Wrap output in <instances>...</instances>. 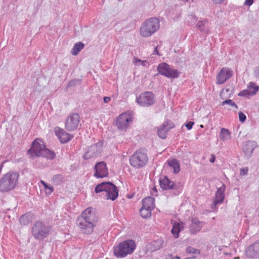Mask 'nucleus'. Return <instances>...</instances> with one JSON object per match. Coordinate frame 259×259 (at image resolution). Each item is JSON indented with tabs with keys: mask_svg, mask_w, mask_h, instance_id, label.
I'll return each instance as SVG.
<instances>
[{
	"mask_svg": "<svg viewBox=\"0 0 259 259\" xmlns=\"http://www.w3.org/2000/svg\"><path fill=\"white\" fill-rule=\"evenodd\" d=\"M98 221V217L96 213L91 207H88L77 218L76 224L82 233L89 235L93 232Z\"/></svg>",
	"mask_w": 259,
	"mask_h": 259,
	"instance_id": "1",
	"label": "nucleus"
},
{
	"mask_svg": "<svg viewBox=\"0 0 259 259\" xmlns=\"http://www.w3.org/2000/svg\"><path fill=\"white\" fill-rule=\"evenodd\" d=\"M27 154L32 159L36 157H43L52 160L56 157L55 152L48 149L39 139L32 142L30 148L27 151Z\"/></svg>",
	"mask_w": 259,
	"mask_h": 259,
	"instance_id": "2",
	"label": "nucleus"
},
{
	"mask_svg": "<svg viewBox=\"0 0 259 259\" xmlns=\"http://www.w3.org/2000/svg\"><path fill=\"white\" fill-rule=\"evenodd\" d=\"M19 173L17 171H9L0 179V192H8L14 190L18 184Z\"/></svg>",
	"mask_w": 259,
	"mask_h": 259,
	"instance_id": "3",
	"label": "nucleus"
},
{
	"mask_svg": "<svg viewBox=\"0 0 259 259\" xmlns=\"http://www.w3.org/2000/svg\"><path fill=\"white\" fill-rule=\"evenodd\" d=\"M52 228L51 226L41 221H37L32 227V235L37 240H43L50 235Z\"/></svg>",
	"mask_w": 259,
	"mask_h": 259,
	"instance_id": "4",
	"label": "nucleus"
},
{
	"mask_svg": "<svg viewBox=\"0 0 259 259\" xmlns=\"http://www.w3.org/2000/svg\"><path fill=\"white\" fill-rule=\"evenodd\" d=\"M159 28V19L156 17H151L142 24L140 27V34L143 37H148L154 34Z\"/></svg>",
	"mask_w": 259,
	"mask_h": 259,
	"instance_id": "5",
	"label": "nucleus"
},
{
	"mask_svg": "<svg viewBox=\"0 0 259 259\" xmlns=\"http://www.w3.org/2000/svg\"><path fill=\"white\" fill-rule=\"evenodd\" d=\"M136 248V244L133 240H127L119 244L114 248V253L117 257H124L132 253Z\"/></svg>",
	"mask_w": 259,
	"mask_h": 259,
	"instance_id": "6",
	"label": "nucleus"
},
{
	"mask_svg": "<svg viewBox=\"0 0 259 259\" xmlns=\"http://www.w3.org/2000/svg\"><path fill=\"white\" fill-rule=\"evenodd\" d=\"M148 161L147 154L142 150H137L130 159L131 165L136 168L143 167L147 164Z\"/></svg>",
	"mask_w": 259,
	"mask_h": 259,
	"instance_id": "7",
	"label": "nucleus"
},
{
	"mask_svg": "<svg viewBox=\"0 0 259 259\" xmlns=\"http://www.w3.org/2000/svg\"><path fill=\"white\" fill-rule=\"evenodd\" d=\"M158 74L169 78H176L179 77L181 72L174 69L167 63L163 62L159 64L157 68Z\"/></svg>",
	"mask_w": 259,
	"mask_h": 259,
	"instance_id": "8",
	"label": "nucleus"
},
{
	"mask_svg": "<svg viewBox=\"0 0 259 259\" xmlns=\"http://www.w3.org/2000/svg\"><path fill=\"white\" fill-rule=\"evenodd\" d=\"M136 101L141 106L149 107L154 104L155 96L151 92H144L136 97Z\"/></svg>",
	"mask_w": 259,
	"mask_h": 259,
	"instance_id": "9",
	"label": "nucleus"
},
{
	"mask_svg": "<svg viewBox=\"0 0 259 259\" xmlns=\"http://www.w3.org/2000/svg\"><path fill=\"white\" fill-rule=\"evenodd\" d=\"M103 142L100 141L91 145L83 155V158L88 160L93 157H97L102 152Z\"/></svg>",
	"mask_w": 259,
	"mask_h": 259,
	"instance_id": "10",
	"label": "nucleus"
},
{
	"mask_svg": "<svg viewBox=\"0 0 259 259\" xmlns=\"http://www.w3.org/2000/svg\"><path fill=\"white\" fill-rule=\"evenodd\" d=\"M80 116L78 113H72L69 115L66 119L65 128L68 131L76 130L79 123Z\"/></svg>",
	"mask_w": 259,
	"mask_h": 259,
	"instance_id": "11",
	"label": "nucleus"
},
{
	"mask_svg": "<svg viewBox=\"0 0 259 259\" xmlns=\"http://www.w3.org/2000/svg\"><path fill=\"white\" fill-rule=\"evenodd\" d=\"M233 75V71L230 68L223 67L217 75V84H223L227 80L231 78L232 77Z\"/></svg>",
	"mask_w": 259,
	"mask_h": 259,
	"instance_id": "12",
	"label": "nucleus"
},
{
	"mask_svg": "<svg viewBox=\"0 0 259 259\" xmlns=\"http://www.w3.org/2000/svg\"><path fill=\"white\" fill-rule=\"evenodd\" d=\"M94 176L97 178H103L108 176L106 163L104 161L97 162L94 167Z\"/></svg>",
	"mask_w": 259,
	"mask_h": 259,
	"instance_id": "13",
	"label": "nucleus"
},
{
	"mask_svg": "<svg viewBox=\"0 0 259 259\" xmlns=\"http://www.w3.org/2000/svg\"><path fill=\"white\" fill-rule=\"evenodd\" d=\"M245 254L248 258L259 259V240L246 248Z\"/></svg>",
	"mask_w": 259,
	"mask_h": 259,
	"instance_id": "14",
	"label": "nucleus"
},
{
	"mask_svg": "<svg viewBox=\"0 0 259 259\" xmlns=\"http://www.w3.org/2000/svg\"><path fill=\"white\" fill-rule=\"evenodd\" d=\"M131 120L132 118L128 115L122 113L116 118V124L119 130L124 131L127 129L128 123Z\"/></svg>",
	"mask_w": 259,
	"mask_h": 259,
	"instance_id": "15",
	"label": "nucleus"
},
{
	"mask_svg": "<svg viewBox=\"0 0 259 259\" xmlns=\"http://www.w3.org/2000/svg\"><path fill=\"white\" fill-rule=\"evenodd\" d=\"M175 127V124L169 120L165 121L158 128L157 134L159 138L164 139L167 137V132Z\"/></svg>",
	"mask_w": 259,
	"mask_h": 259,
	"instance_id": "16",
	"label": "nucleus"
},
{
	"mask_svg": "<svg viewBox=\"0 0 259 259\" xmlns=\"http://www.w3.org/2000/svg\"><path fill=\"white\" fill-rule=\"evenodd\" d=\"M159 184L161 188L163 190H178V193H180L179 186L175 182L171 181L166 176L164 177L163 179L159 180Z\"/></svg>",
	"mask_w": 259,
	"mask_h": 259,
	"instance_id": "17",
	"label": "nucleus"
},
{
	"mask_svg": "<svg viewBox=\"0 0 259 259\" xmlns=\"http://www.w3.org/2000/svg\"><path fill=\"white\" fill-rule=\"evenodd\" d=\"M248 87L253 89V90H244L240 92L238 95L240 97H245L249 98V96L255 95L259 90V86L255 85L253 82H250Z\"/></svg>",
	"mask_w": 259,
	"mask_h": 259,
	"instance_id": "18",
	"label": "nucleus"
},
{
	"mask_svg": "<svg viewBox=\"0 0 259 259\" xmlns=\"http://www.w3.org/2000/svg\"><path fill=\"white\" fill-rule=\"evenodd\" d=\"M203 222L199 221L197 219H193L191 224L189 226V231L191 234H195L199 232L202 227L204 225Z\"/></svg>",
	"mask_w": 259,
	"mask_h": 259,
	"instance_id": "19",
	"label": "nucleus"
},
{
	"mask_svg": "<svg viewBox=\"0 0 259 259\" xmlns=\"http://www.w3.org/2000/svg\"><path fill=\"white\" fill-rule=\"evenodd\" d=\"M56 136L58 137L60 141L62 143H66L71 140L73 136L69 134L64 131L63 129L58 128V130H55Z\"/></svg>",
	"mask_w": 259,
	"mask_h": 259,
	"instance_id": "20",
	"label": "nucleus"
},
{
	"mask_svg": "<svg viewBox=\"0 0 259 259\" xmlns=\"http://www.w3.org/2000/svg\"><path fill=\"white\" fill-rule=\"evenodd\" d=\"M225 189L226 185L224 184L220 188H218L215 193V200H214V204L222 203L223 202L225 198L224 192Z\"/></svg>",
	"mask_w": 259,
	"mask_h": 259,
	"instance_id": "21",
	"label": "nucleus"
},
{
	"mask_svg": "<svg viewBox=\"0 0 259 259\" xmlns=\"http://www.w3.org/2000/svg\"><path fill=\"white\" fill-rule=\"evenodd\" d=\"M109 190L106 193L107 199H110L112 201L115 200L118 196V190L117 187L113 184H111Z\"/></svg>",
	"mask_w": 259,
	"mask_h": 259,
	"instance_id": "22",
	"label": "nucleus"
},
{
	"mask_svg": "<svg viewBox=\"0 0 259 259\" xmlns=\"http://www.w3.org/2000/svg\"><path fill=\"white\" fill-rule=\"evenodd\" d=\"M163 242L164 241L162 238H159L149 243L147 247L151 251H156L160 249L163 246Z\"/></svg>",
	"mask_w": 259,
	"mask_h": 259,
	"instance_id": "23",
	"label": "nucleus"
},
{
	"mask_svg": "<svg viewBox=\"0 0 259 259\" xmlns=\"http://www.w3.org/2000/svg\"><path fill=\"white\" fill-rule=\"evenodd\" d=\"M208 20L207 19H204L202 20L199 21L197 24V28L203 33L207 34L209 31L208 28Z\"/></svg>",
	"mask_w": 259,
	"mask_h": 259,
	"instance_id": "24",
	"label": "nucleus"
},
{
	"mask_svg": "<svg viewBox=\"0 0 259 259\" xmlns=\"http://www.w3.org/2000/svg\"><path fill=\"white\" fill-rule=\"evenodd\" d=\"M33 215V214L30 212L25 213L22 215L19 220L20 224L22 226L28 225L31 222Z\"/></svg>",
	"mask_w": 259,
	"mask_h": 259,
	"instance_id": "25",
	"label": "nucleus"
},
{
	"mask_svg": "<svg viewBox=\"0 0 259 259\" xmlns=\"http://www.w3.org/2000/svg\"><path fill=\"white\" fill-rule=\"evenodd\" d=\"M112 182H104L98 184L95 189V192L96 193H98L102 191H105V193L108 190H109V187L112 184Z\"/></svg>",
	"mask_w": 259,
	"mask_h": 259,
	"instance_id": "26",
	"label": "nucleus"
},
{
	"mask_svg": "<svg viewBox=\"0 0 259 259\" xmlns=\"http://www.w3.org/2000/svg\"><path fill=\"white\" fill-rule=\"evenodd\" d=\"M154 198L151 197H147L142 200V207L152 209L154 207Z\"/></svg>",
	"mask_w": 259,
	"mask_h": 259,
	"instance_id": "27",
	"label": "nucleus"
},
{
	"mask_svg": "<svg viewBox=\"0 0 259 259\" xmlns=\"http://www.w3.org/2000/svg\"><path fill=\"white\" fill-rule=\"evenodd\" d=\"M219 138L221 141H226L231 139V133L228 129L222 128L220 133Z\"/></svg>",
	"mask_w": 259,
	"mask_h": 259,
	"instance_id": "28",
	"label": "nucleus"
},
{
	"mask_svg": "<svg viewBox=\"0 0 259 259\" xmlns=\"http://www.w3.org/2000/svg\"><path fill=\"white\" fill-rule=\"evenodd\" d=\"M182 230L181 224L178 222H175L172 226L171 232L175 238L179 237V233Z\"/></svg>",
	"mask_w": 259,
	"mask_h": 259,
	"instance_id": "29",
	"label": "nucleus"
},
{
	"mask_svg": "<svg viewBox=\"0 0 259 259\" xmlns=\"http://www.w3.org/2000/svg\"><path fill=\"white\" fill-rule=\"evenodd\" d=\"M167 164L169 166L172 167L174 169V173L178 174L180 171V164L177 160L173 159L170 161H168Z\"/></svg>",
	"mask_w": 259,
	"mask_h": 259,
	"instance_id": "30",
	"label": "nucleus"
},
{
	"mask_svg": "<svg viewBox=\"0 0 259 259\" xmlns=\"http://www.w3.org/2000/svg\"><path fill=\"white\" fill-rule=\"evenodd\" d=\"M84 45L82 42H78L73 46L71 54L73 55H77L79 52L84 48Z\"/></svg>",
	"mask_w": 259,
	"mask_h": 259,
	"instance_id": "31",
	"label": "nucleus"
},
{
	"mask_svg": "<svg viewBox=\"0 0 259 259\" xmlns=\"http://www.w3.org/2000/svg\"><path fill=\"white\" fill-rule=\"evenodd\" d=\"M64 181V178L62 175H56L53 177L52 179V183L55 185H59Z\"/></svg>",
	"mask_w": 259,
	"mask_h": 259,
	"instance_id": "32",
	"label": "nucleus"
},
{
	"mask_svg": "<svg viewBox=\"0 0 259 259\" xmlns=\"http://www.w3.org/2000/svg\"><path fill=\"white\" fill-rule=\"evenodd\" d=\"M152 209L142 207L140 209V213L143 218H149L151 214Z\"/></svg>",
	"mask_w": 259,
	"mask_h": 259,
	"instance_id": "33",
	"label": "nucleus"
},
{
	"mask_svg": "<svg viewBox=\"0 0 259 259\" xmlns=\"http://www.w3.org/2000/svg\"><path fill=\"white\" fill-rule=\"evenodd\" d=\"M254 149V147L252 144L247 143L244 147L243 151L246 155H247L248 156H250L252 155Z\"/></svg>",
	"mask_w": 259,
	"mask_h": 259,
	"instance_id": "34",
	"label": "nucleus"
},
{
	"mask_svg": "<svg viewBox=\"0 0 259 259\" xmlns=\"http://www.w3.org/2000/svg\"><path fill=\"white\" fill-rule=\"evenodd\" d=\"M186 252L188 253H192L194 254L195 255L199 256L200 254V251L199 249H195L191 246H187L186 248Z\"/></svg>",
	"mask_w": 259,
	"mask_h": 259,
	"instance_id": "35",
	"label": "nucleus"
},
{
	"mask_svg": "<svg viewBox=\"0 0 259 259\" xmlns=\"http://www.w3.org/2000/svg\"><path fill=\"white\" fill-rule=\"evenodd\" d=\"M81 80L79 79H75L71 80L67 84V88L77 86L81 84Z\"/></svg>",
	"mask_w": 259,
	"mask_h": 259,
	"instance_id": "36",
	"label": "nucleus"
},
{
	"mask_svg": "<svg viewBox=\"0 0 259 259\" xmlns=\"http://www.w3.org/2000/svg\"><path fill=\"white\" fill-rule=\"evenodd\" d=\"M225 104H227L232 107H235L236 109L238 108V106L236 103L231 99L226 100L221 103L222 105H224Z\"/></svg>",
	"mask_w": 259,
	"mask_h": 259,
	"instance_id": "37",
	"label": "nucleus"
},
{
	"mask_svg": "<svg viewBox=\"0 0 259 259\" xmlns=\"http://www.w3.org/2000/svg\"><path fill=\"white\" fill-rule=\"evenodd\" d=\"M239 121L241 122H244L246 119V115L241 111L239 112Z\"/></svg>",
	"mask_w": 259,
	"mask_h": 259,
	"instance_id": "38",
	"label": "nucleus"
},
{
	"mask_svg": "<svg viewBox=\"0 0 259 259\" xmlns=\"http://www.w3.org/2000/svg\"><path fill=\"white\" fill-rule=\"evenodd\" d=\"M42 184L44 186V187L46 189H48L50 191V193H52L53 191V188L52 186L48 185L46 182L44 181H41Z\"/></svg>",
	"mask_w": 259,
	"mask_h": 259,
	"instance_id": "39",
	"label": "nucleus"
},
{
	"mask_svg": "<svg viewBox=\"0 0 259 259\" xmlns=\"http://www.w3.org/2000/svg\"><path fill=\"white\" fill-rule=\"evenodd\" d=\"M253 75L256 78H259V66L256 67L254 68L253 71Z\"/></svg>",
	"mask_w": 259,
	"mask_h": 259,
	"instance_id": "40",
	"label": "nucleus"
},
{
	"mask_svg": "<svg viewBox=\"0 0 259 259\" xmlns=\"http://www.w3.org/2000/svg\"><path fill=\"white\" fill-rule=\"evenodd\" d=\"M194 122L189 121L186 124L185 126L188 130H190L192 128V126L194 125Z\"/></svg>",
	"mask_w": 259,
	"mask_h": 259,
	"instance_id": "41",
	"label": "nucleus"
},
{
	"mask_svg": "<svg viewBox=\"0 0 259 259\" xmlns=\"http://www.w3.org/2000/svg\"><path fill=\"white\" fill-rule=\"evenodd\" d=\"M142 60L140 59L134 58L133 63L136 65H139L140 63H141Z\"/></svg>",
	"mask_w": 259,
	"mask_h": 259,
	"instance_id": "42",
	"label": "nucleus"
},
{
	"mask_svg": "<svg viewBox=\"0 0 259 259\" xmlns=\"http://www.w3.org/2000/svg\"><path fill=\"white\" fill-rule=\"evenodd\" d=\"M248 168H241L240 170V175H245L247 174L248 171Z\"/></svg>",
	"mask_w": 259,
	"mask_h": 259,
	"instance_id": "43",
	"label": "nucleus"
},
{
	"mask_svg": "<svg viewBox=\"0 0 259 259\" xmlns=\"http://www.w3.org/2000/svg\"><path fill=\"white\" fill-rule=\"evenodd\" d=\"M253 3V0H245L244 5L250 6Z\"/></svg>",
	"mask_w": 259,
	"mask_h": 259,
	"instance_id": "44",
	"label": "nucleus"
},
{
	"mask_svg": "<svg viewBox=\"0 0 259 259\" xmlns=\"http://www.w3.org/2000/svg\"><path fill=\"white\" fill-rule=\"evenodd\" d=\"M141 64L143 66H147L149 65V62L147 60L142 61Z\"/></svg>",
	"mask_w": 259,
	"mask_h": 259,
	"instance_id": "45",
	"label": "nucleus"
},
{
	"mask_svg": "<svg viewBox=\"0 0 259 259\" xmlns=\"http://www.w3.org/2000/svg\"><path fill=\"white\" fill-rule=\"evenodd\" d=\"M215 159V157L214 155L212 154V155H211V158H210V159H209V161H210L211 163H213V162H214Z\"/></svg>",
	"mask_w": 259,
	"mask_h": 259,
	"instance_id": "46",
	"label": "nucleus"
},
{
	"mask_svg": "<svg viewBox=\"0 0 259 259\" xmlns=\"http://www.w3.org/2000/svg\"><path fill=\"white\" fill-rule=\"evenodd\" d=\"M110 100V98L109 97H105L104 98V102L106 103H107Z\"/></svg>",
	"mask_w": 259,
	"mask_h": 259,
	"instance_id": "47",
	"label": "nucleus"
},
{
	"mask_svg": "<svg viewBox=\"0 0 259 259\" xmlns=\"http://www.w3.org/2000/svg\"><path fill=\"white\" fill-rule=\"evenodd\" d=\"M153 54H157V55H159V52H158V51L157 50V47H156V48H155L154 49V50L153 51Z\"/></svg>",
	"mask_w": 259,
	"mask_h": 259,
	"instance_id": "48",
	"label": "nucleus"
},
{
	"mask_svg": "<svg viewBox=\"0 0 259 259\" xmlns=\"http://www.w3.org/2000/svg\"><path fill=\"white\" fill-rule=\"evenodd\" d=\"M213 2L215 4H220L224 0H212Z\"/></svg>",
	"mask_w": 259,
	"mask_h": 259,
	"instance_id": "49",
	"label": "nucleus"
},
{
	"mask_svg": "<svg viewBox=\"0 0 259 259\" xmlns=\"http://www.w3.org/2000/svg\"><path fill=\"white\" fill-rule=\"evenodd\" d=\"M166 259H174L172 255L171 254H169L166 256Z\"/></svg>",
	"mask_w": 259,
	"mask_h": 259,
	"instance_id": "50",
	"label": "nucleus"
},
{
	"mask_svg": "<svg viewBox=\"0 0 259 259\" xmlns=\"http://www.w3.org/2000/svg\"><path fill=\"white\" fill-rule=\"evenodd\" d=\"M152 190L155 191V192H157V189L155 187H154V188L152 189Z\"/></svg>",
	"mask_w": 259,
	"mask_h": 259,
	"instance_id": "51",
	"label": "nucleus"
},
{
	"mask_svg": "<svg viewBox=\"0 0 259 259\" xmlns=\"http://www.w3.org/2000/svg\"><path fill=\"white\" fill-rule=\"evenodd\" d=\"M175 258H176V259H181V258H180V256H177V255L175 256Z\"/></svg>",
	"mask_w": 259,
	"mask_h": 259,
	"instance_id": "52",
	"label": "nucleus"
},
{
	"mask_svg": "<svg viewBox=\"0 0 259 259\" xmlns=\"http://www.w3.org/2000/svg\"><path fill=\"white\" fill-rule=\"evenodd\" d=\"M234 259H239V256L235 257L234 258Z\"/></svg>",
	"mask_w": 259,
	"mask_h": 259,
	"instance_id": "53",
	"label": "nucleus"
},
{
	"mask_svg": "<svg viewBox=\"0 0 259 259\" xmlns=\"http://www.w3.org/2000/svg\"><path fill=\"white\" fill-rule=\"evenodd\" d=\"M3 163L1 164V169H2V167H3Z\"/></svg>",
	"mask_w": 259,
	"mask_h": 259,
	"instance_id": "54",
	"label": "nucleus"
},
{
	"mask_svg": "<svg viewBox=\"0 0 259 259\" xmlns=\"http://www.w3.org/2000/svg\"><path fill=\"white\" fill-rule=\"evenodd\" d=\"M226 92H229V89H227L226 90Z\"/></svg>",
	"mask_w": 259,
	"mask_h": 259,
	"instance_id": "55",
	"label": "nucleus"
},
{
	"mask_svg": "<svg viewBox=\"0 0 259 259\" xmlns=\"http://www.w3.org/2000/svg\"><path fill=\"white\" fill-rule=\"evenodd\" d=\"M158 74H155V76L158 75Z\"/></svg>",
	"mask_w": 259,
	"mask_h": 259,
	"instance_id": "56",
	"label": "nucleus"
},
{
	"mask_svg": "<svg viewBox=\"0 0 259 259\" xmlns=\"http://www.w3.org/2000/svg\"><path fill=\"white\" fill-rule=\"evenodd\" d=\"M106 259H108V258H107Z\"/></svg>",
	"mask_w": 259,
	"mask_h": 259,
	"instance_id": "57",
	"label": "nucleus"
}]
</instances>
